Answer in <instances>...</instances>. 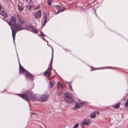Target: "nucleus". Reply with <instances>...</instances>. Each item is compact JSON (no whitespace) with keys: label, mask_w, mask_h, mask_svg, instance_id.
Here are the masks:
<instances>
[{"label":"nucleus","mask_w":128,"mask_h":128,"mask_svg":"<svg viewBox=\"0 0 128 128\" xmlns=\"http://www.w3.org/2000/svg\"><path fill=\"white\" fill-rule=\"evenodd\" d=\"M17 94L27 101H29L31 100L34 101L37 98L36 95L32 92H30V90H26L24 94Z\"/></svg>","instance_id":"obj_1"},{"label":"nucleus","mask_w":128,"mask_h":128,"mask_svg":"<svg viewBox=\"0 0 128 128\" xmlns=\"http://www.w3.org/2000/svg\"><path fill=\"white\" fill-rule=\"evenodd\" d=\"M12 32V35L14 42L15 40V35L17 32L22 30L23 29V28L22 26L18 23H17V25L11 28Z\"/></svg>","instance_id":"obj_2"},{"label":"nucleus","mask_w":128,"mask_h":128,"mask_svg":"<svg viewBox=\"0 0 128 128\" xmlns=\"http://www.w3.org/2000/svg\"><path fill=\"white\" fill-rule=\"evenodd\" d=\"M10 19L9 22L8 20L5 19L4 17L3 18V20L6 22L8 24L10 28H12L17 25V23L16 22V19L15 17L11 16L10 17Z\"/></svg>","instance_id":"obj_3"},{"label":"nucleus","mask_w":128,"mask_h":128,"mask_svg":"<svg viewBox=\"0 0 128 128\" xmlns=\"http://www.w3.org/2000/svg\"><path fill=\"white\" fill-rule=\"evenodd\" d=\"M64 100L66 102L69 104L73 103L74 101L72 95L69 93L67 92L64 94Z\"/></svg>","instance_id":"obj_4"},{"label":"nucleus","mask_w":128,"mask_h":128,"mask_svg":"<svg viewBox=\"0 0 128 128\" xmlns=\"http://www.w3.org/2000/svg\"><path fill=\"white\" fill-rule=\"evenodd\" d=\"M24 76L27 80L32 81L33 80V78L34 77V76L29 72L28 71L24 74Z\"/></svg>","instance_id":"obj_5"},{"label":"nucleus","mask_w":128,"mask_h":128,"mask_svg":"<svg viewBox=\"0 0 128 128\" xmlns=\"http://www.w3.org/2000/svg\"><path fill=\"white\" fill-rule=\"evenodd\" d=\"M26 29L27 30L31 31L32 32L35 34H36L38 32V30L32 25H29L27 26Z\"/></svg>","instance_id":"obj_6"},{"label":"nucleus","mask_w":128,"mask_h":128,"mask_svg":"<svg viewBox=\"0 0 128 128\" xmlns=\"http://www.w3.org/2000/svg\"><path fill=\"white\" fill-rule=\"evenodd\" d=\"M54 6L56 9L58 10L57 12L55 13V14H57L58 13H60V12H62L64 11L66 8H64L63 7H62L63 8H62V7L59 5H56Z\"/></svg>","instance_id":"obj_7"},{"label":"nucleus","mask_w":128,"mask_h":128,"mask_svg":"<svg viewBox=\"0 0 128 128\" xmlns=\"http://www.w3.org/2000/svg\"><path fill=\"white\" fill-rule=\"evenodd\" d=\"M24 6L23 4L21 1L19 2L18 4V10L22 12L24 9Z\"/></svg>","instance_id":"obj_8"},{"label":"nucleus","mask_w":128,"mask_h":128,"mask_svg":"<svg viewBox=\"0 0 128 128\" xmlns=\"http://www.w3.org/2000/svg\"><path fill=\"white\" fill-rule=\"evenodd\" d=\"M42 10H40L34 14V16L35 18L38 19L41 17Z\"/></svg>","instance_id":"obj_9"},{"label":"nucleus","mask_w":128,"mask_h":128,"mask_svg":"<svg viewBox=\"0 0 128 128\" xmlns=\"http://www.w3.org/2000/svg\"><path fill=\"white\" fill-rule=\"evenodd\" d=\"M92 122V120L90 119L86 118L84 119L83 121L82 124L84 125H86L89 126Z\"/></svg>","instance_id":"obj_10"},{"label":"nucleus","mask_w":128,"mask_h":128,"mask_svg":"<svg viewBox=\"0 0 128 128\" xmlns=\"http://www.w3.org/2000/svg\"><path fill=\"white\" fill-rule=\"evenodd\" d=\"M27 71V70H26L21 64L20 65V67L19 68V74H24Z\"/></svg>","instance_id":"obj_11"},{"label":"nucleus","mask_w":128,"mask_h":128,"mask_svg":"<svg viewBox=\"0 0 128 128\" xmlns=\"http://www.w3.org/2000/svg\"><path fill=\"white\" fill-rule=\"evenodd\" d=\"M16 18L18 20L19 23L22 25L24 24V21L22 20V16L19 14H17L16 16Z\"/></svg>","instance_id":"obj_12"},{"label":"nucleus","mask_w":128,"mask_h":128,"mask_svg":"<svg viewBox=\"0 0 128 128\" xmlns=\"http://www.w3.org/2000/svg\"><path fill=\"white\" fill-rule=\"evenodd\" d=\"M48 97V96L47 94L43 95L41 96L39 100L40 102L46 101L47 100V98Z\"/></svg>","instance_id":"obj_13"},{"label":"nucleus","mask_w":128,"mask_h":128,"mask_svg":"<svg viewBox=\"0 0 128 128\" xmlns=\"http://www.w3.org/2000/svg\"><path fill=\"white\" fill-rule=\"evenodd\" d=\"M43 19L44 20V25H45L46 23V22H47V17H48V14L46 12H44V13L43 14Z\"/></svg>","instance_id":"obj_14"},{"label":"nucleus","mask_w":128,"mask_h":128,"mask_svg":"<svg viewBox=\"0 0 128 128\" xmlns=\"http://www.w3.org/2000/svg\"><path fill=\"white\" fill-rule=\"evenodd\" d=\"M0 14L2 16L5 18H7L8 17V15L3 10H0Z\"/></svg>","instance_id":"obj_15"},{"label":"nucleus","mask_w":128,"mask_h":128,"mask_svg":"<svg viewBox=\"0 0 128 128\" xmlns=\"http://www.w3.org/2000/svg\"><path fill=\"white\" fill-rule=\"evenodd\" d=\"M121 104L120 102H118L117 104L115 105H113L112 106V107L113 108L116 109L118 108Z\"/></svg>","instance_id":"obj_16"},{"label":"nucleus","mask_w":128,"mask_h":128,"mask_svg":"<svg viewBox=\"0 0 128 128\" xmlns=\"http://www.w3.org/2000/svg\"><path fill=\"white\" fill-rule=\"evenodd\" d=\"M52 60H51L50 62V66H49L48 69L47 70H48V71L49 72H50V74H51V70L52 69Z\"/></svg>","instance_id":"obj_17"},{"label":"nucleus","mask_w":128,"mask_h":128,"mask_svg":"<svg viewBox=\"0 0 128 128\" xmlns=\"http://www.w3.org/2000/svg\"><path fill=\"white\" fill-rule=\"evenodd\" d=\"M32 5L30 6H25V10L26 11H28V10H30L31 9Z\"/></svg>","instance_id":"obj_18"},{"label":"nucleus","mask_w":128,"mask_h":128,"mask_svg":"<svg viewBox=\"0 0 128 128\" xmlns=\"http://www.w3.org/2000/svg\"><path fill=\"white\" fill-rule=\"evenodd\" d=\"M81 107L80 104H78L77 103H76L75 104L74 107L73 108V109H78Z\"/></svg>","instance_id":"obj_19"},{"label":"nucleus","mask_w":128,"mask_h":128,"mask_svg":"<svg viewBox=\"0 0 128 128\" xmlns=\"http://www.w3.org/2000/svg\"><path fill=\"white\" fill-rule=\"evenodd\" d=\"M95 112H92L90 114V116L92 118H95L96 117Z\"/></svg>","instance_id":"obj_20"},{"label":"nucleus","mask_w":128,"mask_h":128,"mask_svg":"<svg viewBox=\"0 0 128 128\" xmlns=\"http://www.w3.org/2000/svg\"><path fill=\"white\" fill-rule=\"evenodd\" d=\"M72 82H67V83L69 84V87L70 90L71 91H73V90L72 88V85L70 84V83Z\"/></svg>","instance_id":"obj_21"},{"label":"nucleus","mask_w":128,"mask_h":128,"mask_svg":"<svg viewBox=\"0 0 128 128\" xmlns=\"http://www.w3.org/2000/svg\"><path fill=\"white\" fill-rule=\"evenodd\" d=\"M53 86V83L52 81L50 82L49 83V88H50Z\"/></svg>","instance_id":"obj_22"},{"label":"nucleus","mask_w":128,"mask_h":128,"mask_svg":"<svg viewBox=\"0 0 128 128\" xmlns=\"http://www.w3.org/2000/svg\"><path fill=\"white\" fill-rule=\"evenodd\" d=\"M124 107L126 108H128V99L126 100L124 105Z\"/></svg>","instance_id":"obj_23"},{"label":"nucleus","mask_w":128,"mask_h":128,"mask_svg":"<svg viewBox=\"0 0 128 128\" xmlns=\"http://www.w3.org/2000/svg\"><path fill=\"white\" fill-rule=\"evenodd\" d=\"M49 72L48 71V70H47L44 73V74H43L44 76H48V72Z\"/></svg>","instance_id":"obj_24"},{"label":"nucleus","mask_w":128,"mask_h":128,"mask_svg":"<svg viewBox=\"0 0 128 128\" xmlns=\"http://www.w3.org/2000/svg\"><path fill=\"white\" fill-rule=\"evenodd\" d=\"M80 104L81 107L82 106H86V104L85 102H81Z\"/></svg>","instance_id":"obj_25"},{"label":"nucleus","mask_w":128,"mask_h":128,"mask_svg":"<svg viewBox=\"0 0 128 128\" xmlns=\"http://www.w3.org/2000/svg\"><path fill=\"white\" fill-rule=\"evenodd\" d=\"M40 8V6L39 5L36 6V7L34 8V10H36L39 9Z\"/></svg>","instance_id":"obj_26"},{"label":"nucleus","mask_w":128,"mask_h":128,"mask_svg":"<svg viewBox=\"0 0 128 128\" xmlns=\"http://www.w3.org/2000/svg\"><path fill=\"white\" fill-rule=\"evenodd\" d=\"M58 85V86H59L60 87L62 88H63V86L62 84L60 83L59 82H58L57 83Z\"/></svg>","instance_id":"obj_27"},{"label":"nucleus","mask_w":128,"mask_h":128,"mask_svg":"<svg viewBox=\"0 0 128 128\" xmlns=\"http://www.w3.org/2000/svg\"><path fill=\"white\" fill-rule=\"evenodd\" d=\"M40 36H41L42 37H44V36H46L44 34V33L42 31H41L40 32Z\"/></svg>","instance_id":"obj_28"},{"label":"nucleus","mask_w":128,"mask_h":128,"mask_svg":"<svg viewBox=\"0 0 128 128\" xmlns=\"http://www.w3.org/2000/svg\"><path fill=\"white\" fill-rule=\"evenodd\" d=\"M78 124L77 123L75 124L74 126V127L72 128H77L78 126Z\"/></svg>","instance_id":"obj_29"},{"label":"nucleus","mask_w":128,"mask_h":128,"mask_svg":"<svg viewBox=\"0 0 128 128\" xmlns=\"http://www.w3.org/2000/svg\"><path fill=\"white\" fill-rule=\"evenodd\" d=\"M48 4L49 6H50L52 5L51 2L50 0H48Z\"/></svg>","instance_id":"obj_30"},{"label":"nucleus","mask_w":128,"mask_h":128,"mask_svg":"<svg viewBox=\"0 0 128 128\" xmlns=\"http://www.w3.org/2000/svg\"><path fill=\"white\" fill-rule=\"evenodd\" d=\"M52 57L51 59L52 60V58L53 57V49L52 47Z\"/></svg>","instance_id":"obj_31"},{"label":"nucleus","mask_w":128,"mask_h":128,"mask_svg":"<svg viewBox=\"0 0 128 128\" xmlns=\"http://www.w3.org/2000/svg\"><path fill=\"white\" fill-rule=\"evenodd\" d=\"M65 51L67 52H70V50L68 49H66L65 50Z\"/></svg>","instance_id":"obj_32"},{"label":"nucleus","mask_w":128,"mask_h":128,"mask_svg":"<svg viewBox=\"0 0 128 128\" xmlns=\"http://www.w3.org/2000/svg\"><path fill=\"white\" fill-rule=\"evenodd\" d=\"M36 114V113H35V112H31L30 114L31 115H35Z\"/></svg>","instance_id":"obj_33"},{"label":"nucleus","mask_w":128,"mask_h":128,"mask_svg":"<svg viewBox=\"0 0 128 128\" xmlns=\"http://www.w3.org/2000/svg\"><path fill=\"white\" fill-rule=\"evenodd\" d=\"M90 34H88V36L89 37H90L93 36L92 33V34L91 35H90Z\"/></svg>","instance_id":"obj_34"},{"label":"nucleus","mask_w":128,"mask_h":128,"mask_svg":"<svg viewBox=\"0 0 128 128\" xmlns=\"http://www.w3.org/2000/svg\"><path fill=\"white\" fill-rule=\"evenodd\" d=\"M48 76H48V77H49L51 75V73L50 74V72H48Z\"/></svg>","instance_id":"obj_35"},{"label":"nucleus","mask_w":128,"mask_h":128,"mask_svg":"<svg viewBox=\"0 0 128 128\" xmlns=\"http://www.w3.org/2000/svg\"><path fill=\"white\" fill-rule=\"evenodd\" d=\"M47 79L49 80H50V78L49 77L47 76Z\"/></svg>","instance_id":"obj_36"},{"label":"nucleus","mask_w":128,"mask_h":128,"mask_svg":"<svg viewBox=\"0 0 128 128\" xmlns=\"http://www.w3.org/2000/svg\"><path fill=\"white\" fill-rule=\"evenodd\" d=\"M18 62H19V66H20V61H19V58H18Z\"/></svg>","instance_id":"obj_37"},{"label":"nucleus","mask_w":128,"mask_h":128,"mask_svg":"<svg viewBox=\"0 0 128 128\" xmlns=\"http://www.w3.org/2000/svg\"><path fill=\"white\" fill-rule=\"evenodd\" d=\"M18 62H19V66H20V61H19V58H18Z\"/></svg>","instance_id":"obj_38"},{"label":"nucleus","mask_w":128,"mask_h":128,"mask_svg":"<svg viewBox=\"0 0 128 128\" xmlns=\"http://www.w3.org/2000/svg\"><path fill=\"white\" fill-rule=\"evenodd\" d=\"M46 41L47 42H48L47 45H48L49 46H50V45H49L48 44V41H47L46 40Z\"/></svg>","instance_id":"obj_39"},{"label":"nucleus","mask_w":128,"mask_h":128,"mask_svg":"<svg viewBox=\"0 0 128 128\" xmlns=\"http://www.w3.org/2000/svg\"><path fill=\"white\" fill-rule=\"evenodd\" d=\"M94 68V69H95L96 70L98 69L99 68Z\"/></svg>","instance_id":"obj_40"},{"label":"nucleus","mask_w":128,"mask_h":128,"mask_svg":"<svg viewBox=\"0 0 128 128\" xmlns=\"http://www.w3.org/2000/svg\"><path fill=\"white\" fill-rule=\"evenodd\" d=\"M93 112H99L98 111H94Z\"/></svg>","instance_id":"obj_41"},{"label":"nucleus","mask_w":128,"mask_h":128,"mask_svg":"<svg viewBox=\"0 0 128 128\" xmlns=\"http://www.w3.org/2000/svg\"><path fill=\"white\" fill-rule=\"evenodd\" d=\"M94 70V69H92V71H93V70Z\"/></svg>","instance_id":"obj_42"},{"label":"nucleus","mask_w":128,"mask_h":128,"mask_svg":"<svg viewBox=\"0 0 128 128\" xmlns=\"http://www.w3.org/2000/svg\"><path fill=\"white\" fill-rule=\"evenodd\" d=\"M33 88V87H32V88H30V90H31Z\"/></svg>","instance_id":"obj_43"},{"label":"nucleus","mask_w":128,"mask_h":128,"mask_svg":"<svg viewBox=\"0 0 128 128\" xmlns=\"http://www.w3.org/2000/svg\"><path fill=\"white\" fill-rule=\"evenodd\" d=\"M28 2V0H26V2Z\"/></svg>","instance_id":"obj_44"},{"label":"nucleus","mask_w":128,"mask_h":128,"mask_svg":"<svg viewBox=\"0 0 128 128\" xmlns=\"http://www.w3.org/2000/svg\"><path fill=\"white\" fill-rule=\"evenodd\" d=\"M30 2H32V0H30Z\"/></svg>","instance_id":"obj_45"},{"label":"nucleus","mask_w":128,"mask_h":128,"mask_svg":"<svg viewBox=\"0 0 128 128\" xmlns=\"http://www.w3.org/2000/svg\"><path fill=\"white\" fill-rule=\"evenodd\" d=\"M98 113H99V112H97V114H98Z\"/></svg>","instance_id":"obj_46"},{"label":"nucleus","mask_w":128,"mask_h":128,"mask_svg":"<svg viewBox=\"0 0 128 128\" xmlns=\"http://www.w3.org/2000/svg\"><path fill=\"white\" fill-rule=\"evenodd\" d=\"M54 70L55 71V72H56L55 70Z\"/></svg>","instance_id":"obj_47"}]
</instances>
